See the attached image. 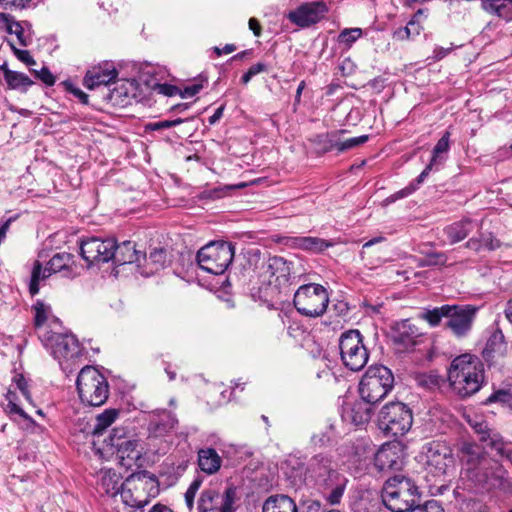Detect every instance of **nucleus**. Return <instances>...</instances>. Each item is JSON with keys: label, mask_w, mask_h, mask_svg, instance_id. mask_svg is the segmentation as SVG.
<instances>
[{"label": "nucleus", "mask_w": 512, "mask_h": 512, "mask_svg": "<svg viewBox=\"0 0 512 512\" xmlns=\"http://www.w3.org/2000/svg\"><path fill=\"white\" fill-rule=\"evenodd\" d=\"M36 77L40 79L47 86H52L55 83V77L47 67H42L40 71L33 70Z\"/></svg>", "instance_id": "0e129e2a"}, {"label": "nucleus", "mask_w": 512, "mask_h": 512, "mask_svg": "<svg viewBox=\"0 0 512 512\" xmlns=\"http://www.w3.org/2000/svg\"><path fill=\"white\" fill-rule=\"evenodd\" d=\"M375 403L361 397L353 402H346L342 408V419L356 426L368 423L372 417V407Z\"/></svg>", "instance_id": "aec40b11"}, {"label": "nucleus", "mask_w": 512, "mask_h": 512, "mask_svg": "<svg viewBox=\"0 0 512 512\" xmlns=\"http://www.w3.org/2000/svg\"><path fill=\"white\" fill-rule=\"evenodd\" d=\"M436 168V165H432L431 162L425 167V169L420 173V175L416 178V185L411 184L409 187H406L399 192L396 193V198H403L410 195L413 191H415L420 184H422L425 178L429 175V173Z\"/></svg>", "instance_id": "09e8293b"}, {"label": "nucleus", "mask_w": 512, "mask_h": 512, "mask_svg": "<svg viewBox=\"0 0 512 512\" xmlns=\"http://www.w3.org/2000/svg\"><path fill=\"white\" fill-rule=\"evenodd\" d=\"M13 383L16 385L17 389L21 392L24 398L32 403V397L28 388V382L22 374H15L13 377Z\"/></svg>", "instance_id": "13d9d810"}, {"label": "nucleus", "mask_w": 512, "mask_h": 512, "mask_svg": "<svg viewBox=\"0 0 512 512\" xmlns=\"http://www.w3.org/2000/svg\"><path fill=\"white\" fill-rule=\"evenodd\" d=\"M332 440L331 435L327 432H320L317 434H314L311 438V441L316 446H325L326 444L330 443Z\"/></svg>", "instance_id": "774afa93"}, {"label": "nucleus", "mask_w": 512, "mask_h": 512, "mask_svg": "<svg viewBox=\"0 0 512 512\" xmlns=\"http://www.w3.org/2000/svg\"><path fill=\"white\" fill-rule=\"evenodd\" d=\"M466 478L471 480L478 488L497 489L505 494H512V478L498 460L483 459L481 466L470 467L466 470Z\"/></svg>", "instance_id": "7ed1b4c3"}, {"label": "nucleus", "mask_w": 512, "mask_h": 512, "mask_svg": "<svg viewBox=\"0 0 512 512\" xmlns=\"http://www.w3.org/2000/svg\"><path fill=\"white\" fill-rule=\"evenodd\" d=\"M401 450L398 445L385 444L375 454V465L382 471L397 470L401 467Z\"/></svg>", "instance_id": "393cba45"}, {"label": "nucleus", "mask_w": 512, "mask_h": 512, "mask_svg": "<svg viewBox=\"0 0 512 512\" xmlns=\"http://www.w3.org/2000/svg\"><path fill=\"white\" fill-rule=\"evenodd\" d=\"M202 88H203V85L201 83H195L193 85L185 87L184 89H180L179 96L181 98L193 97L196 94H198Z\"/></svg>", "instance_id": "338daca9"}, {"label": "nucleus", "mask_w": 512, "mask_h": 512, "mask_svg": "<svg viewBox=\"0 0 512 512\" xmlns=\"http://www.w3.org/2000/svg\"><path fill=\"white\" fill-rule=\"evenodd\" d=\"M461 459L465 464L464 475L466 476V470L470 467L476 468L481 466L483 459H488L481 448L471 442H464L461 446Z\"/></svg>", "instance_id": "c756f323"}, {"label": "nucleus", "mask_w": 512, "mask_h": 512, "mask_svg": "<svg viewBox=\"0 0 512 512\" xmlns=\"http://www.w3.org/2000/svg\"><path fill=\"white\" fill-rule=\"evenodd\" d=\"M478 310L475 305L448 304L445 327L457 338L466 337L472 330Z\"/></svg>", "instance_id": "f8f14e48"}, {"label": "nucleus", "mask_w": 512, "mask_h": 512, "mask_svg": "<svg viewBox=\"0 0 512 512\" xmlns=\"http://www.w3.org/2000/svg\"><path fill=\"white\" fill-rule=\"evenodd\" d=\"M222 459L213 448H204L198 451L199 468L208 475L219 471Z\"/></svg>", "instance_id": "c85d7f7f"}, {"label": "nucleus", "mask_w": 512, "mask_h": 512, "mask_svg": "<svg viewBox=\"0 0 512 512\" xmlns=\"http://www.w3.org/2000/svg\"><path fill=\"white\" fill-rule=\"evenodd\" d=\"M448 304L433 309H427L421 314V319L427 321L430 326L436 327L441 323L442 318L446 319Z\"/></svg>", "instance_id": "c03bdc74"}, {"label": "nucleus", "mask_w": 512, "mask_h": 512, "mask_svg": "<svg viewBox=\"0 0 512 512\" xmlns=\"http://www.w3.org/2000/svg\"><path fill=\"white\" fill-rule=\"evenodd\" d=\"M5 8H14V9H25L29 8L32 4V0H0Z\"/></svg>", "instance_id": "69168bd1"}, {"label": "nucleus", "mask_w": 512, "mask_h": 512, "mask_svg": "<svg viewBox=\"0 0 512 512\" xmlns=\"http://www.w3.org/2000/svg\"><path fill=\"white\" fill-rule=\"evenodd\" d=\"M362 35V30L360 28H350L344 29L339 34V42L344 43L348 46H351L357 39H359Z\"/></svg>", "instance_id": "5fc2aeb1"}, {"label": "nucleus", "mask_w": 512, "mask_h": 512, "mask_svg": "<svg viewBox=\"0 0 512 512\" xmlns=\"http://www.w3.org/2000/svg\"><path fill=\"white\" fill-rule=\"evenodd\" d=\"M51 355L58 360L63 371H72L69 361H74L82 355V347L75 335L71 333H56L44 331L39 336Z\"/></svg>", "instance_id": "39448f33"}, {"label": "nucleus", "mask_w": 512, "mask_h": 512, "mask_svg": "<svg viewBox=\"0 0 512 512\" xmlns=\"http://www.w3.org/2000/svg\"><path fill=\"white\" fill-rule=\"evenodd\" d=\"M118 76V71L112 64L104 63L89 69L83 79L84 86L93 90L102 85H109L114 82Z\"/></svg>", "instance_id": "4be33fe9"}, {"label": "nucleus", "mask_w": 512, "mask_h": 512, "mask_svg": "<svg viewBox=\"0 0 512 512\" xmlns=\"http://www.w3.org/2000/svg\"><path fill=\"white\" fill-rule=\"evenodd\" d=\"M448 381L453 392L461 398L474 395L484 383L482 362L471 354L457 356L449 366Z\"/></svg>", "instance_id": "f03ea898"}, {"label": "nucleus", "mask_w": 512, "mask_h": 512, "mask_svg": "<svg viewBox=\"0 0 512 512\" xmlns=\"http://www.w3.org/2000/svg\"><path fill=\"white\" fill-rule=\"evenodd\" d=\"M343 364L351 371H359L367 364L369 355L358 330L344 332L339 339Z\"/></svg>", "instance_id": "9d476101"}, {"label": "nucleus", "mask_w": 512, "mask_h": 512, "mask_svg": "<svg viewBox=\"0 0 512 512\" xmlns=\"http://www.w3.org/2000/svg\"><path fill=\"white\" fill-rule=\"evenodd\" d=\"M202 484V480L199 478H196L193 480V482L188 487L187 491L185 492V502L188 510L193 509L194 505V498L196 493L198 492L200 486Z\"/></svg>", "instance_id": "6e6d98bb"}, {"label": "nucleus", "mask_w": 512, "mask_h": 512, "mask_svg": "<svg viewBox=\"0 0 512 512\" xmlns=\"http://www.w3.org/2000/svg\"><path fill=\"white\" fill-rule=\"evenodd\" d=\"M412 423V411L402 402H390L384 405L378 415L379 428L392 437L405 435Z\"/></svg>", "instance_id": "6e6552de"}, {"label": "nucleus", "mask_w": 512, "mask_h": 512, "mask_svg": "<svg viewBox=\"0 0 512 512\" xmlns=\"http://www.w3.org/2000/svg\"><path fill=\"white\" fill-rule=\"evenodd\" d=\"M246 186L245 183H240L237 185H225V186H219L212 189H206L202 191L199 195L200 199H210L215 200L222 198L225 195V191L233 190V189H240L244 188Z\"/></svg>", "instance_id": "de8ad7c7"}, {"label": "nucleus", "mask_w": 512, "mask_h": 512, "mask_svg": "<svg viewBox=\"0 0 512 512\" xmlns=\"http://www.w3.org/2000/svg\"><path fill=\"white\" fill-rule=\"evenodd\" d=\"M291 262L279 256L268 258L261 265L260 277L267 283L271 293L278 292L279 288L287 285L291 277Z\"/></svg>", "instance_id": "4468645a"}, {"label": "nucleus", "mask_w": 512, "mask_h": 512, "mask_svg": "<svg viewBox=\"0 0 512 512\" xmlns=\"http://www.w3.org/2000/svg\"><path fill=\"white\" fill-rule=\"evenodd\" d=\"M422 332L409 319L397 322L393 328V341L402 351L412 349L417 345Z\"/></svg>", "instance_id": "6ab92c4d"}, {"label": "nucleus", "mask_w": 512, "mask_h": 512, "mask_svg": "<svg viewBox=\"0 0 512 512\" xmlns=\"http://www.w3.org/2000/svg\"><path fill=\"white\" fill-rule=\"evenodd\" d=\"M113 254L112 260L117 265L140 262V258L142 257L141 253L135 249V245L131 241H124L119 245L116 243Z\"/></svg>", "instance_id": "cd10ccee"}, {"label": "nucleus", "mask_w": 512, "mask_h": 512, "mask_svg": "<svg viewBox=\"0 0 512 512\" xmlns=\"http://www.w3.org/2000/svg\"><path fill=\"white\" fill-rule=\"evenodd\" d=\"M74 256L67 252L56 253L47 263L49 274L62 273L64 277H74Z\"/></svg>", "instance_id": "a878e982"}, {"label": "nucleus", "mask_w": 512, "mask_h": 512, "mask_svg": "<svg viewBox=\"0 0 512 512\" xmlns=\"http://www.w3.org/2000/svg\"><path fill=\"white\" fill-rule=\"evenodd\" d=\"M426 456V475L428 483H436L448 473L449 468L453 466L454 459L450 448L440 442H431L425 446Z\"/></svg>", "instance_id": "9b49d317"}, {"label": "nucleus", "mask_w": 512, "mask_h": 512, "mask_svg": "<svg viewBox=\"0 0 512 512\" xmlns=\"http://www.w3.org/2000/svg\"><path fill=\"white\" fill-rule=\"evenodd\" d=\"M297 512V506L292 498L285 494L269 496L262 506V512Z\"/></svg>", "instance_id": "7c9ffc66"}, {"label": "nucleus", "mask_w": 512, "mask_h": 512, "mask_svg": "<svg viewBox=\"0 0 512 512\" xmlns=\"http://www.w3.org/2000/svg\"><path fill=\"white\" fill-rule=\"evenodd\" d=\"M481 7L487 13L505 21L512 20V3L505 0H481Z\"/></svg>", "instance_id": "c9c22d12"}, {"label": "nucleus", "mask_w": 512, "mask_h": 512, "mask_svg": "<svg viewBox=\"0 0 512 512\" xmlns=\"http://www.w3.org/2000/svg\"><path fill=\"white\" fill-rule=\"evenodd\" d=\"M120 496L122 501L125 503V505L132 507V508H142L144 505L148 503L147 498L144 499H138L133 496V493L130 488H126L123 486L120 489Z\"/></svg>", "instance_id": "3c124183"}, {"label": "nucleus", "mask_w": 512, "mask_h": 512, "mask_svg": "<svg viewBox=\"0 0 512 512\" xmlns=\"http://www.w3.org/2000/svg\"><path fill=\"white\" fill-rule=\"evenodd\" d=\"M344 132V130H338L330 133L318 134L310 140L315 145L318 154H325L332 150H337L338 136H341Z\"/></svg>", "instance_id": "f704fd0d"}, {"label": "nucleus", "mask_w": 512, "mask_h": 512, "mask_svg": "<svg viewBox=\"0 0 512 512\" xmlns=\"http://www.w3.org/2000/svg\"><path fill=\"white\" fill-rule=\"evenodd\" d=\"M512 401V394L506 390H498L492 393L485 401L486 404L499 402L502 404H509Z\"/></svg>", "instance_id": "bf43d9fd"}, {"label": "nucleus", "mask_w": 512, "mask_h": 512, "mask_svg": "<svg viewBox=\"0 0 512 512\" xmlns=\"http://www.w3.org/2000/svg\"><path fill=\"white\" fill-rule=\"evenodd\" d=\"M33 308L35 310V326L41 327L46 322L51 308L41 301H37Z\"/></svg>", "instance_id": "864d4df0"}, {"label": "nucleus", "mask_w": 512, "mask_h": 512, "mask_svg": "<svg viewBox=\"0 0 512 512\" xmlns=\"http://www.w3.org/2000/svg\"><path fill=\"white\" fill-rule=\"evenodd\" d=\"M4 80L10 89L26 91L33 81L24 73L10 70L6 64L2 65Z\"/></svg>", "instance_id": "72a5a7b5"}, {"label": "nucleus", "mask_w": 512, "mask_h": 512, "mask_svg": "<svg viewBox=\"0 0 512 512\" xmlns=\"http://www.w3.org/2000/svg\"><path fill=\"white\" fill-rule=\"evenodd\" d=\"M0 29L17 37L20 46L32 43V25L28 21H17L14 16L0 13Z\"/></svg>", "instance_id": "412c9836"}, {"label": "nucleus", "mask_w": 512, "mask_h": 512, "mask_svg": "<svg viewBox=\"0 0 512 512\" xmlns=\"http://www.w3.org/2000/svg\"><path fill=\"white\" fill-rule=\"evenodd\" d=\"M51 275L52 274H49V272L46 271V267H42V264L39 261L34 262L29 284V292L32 296L38 294L40 282L50 277Z\"/></svg>", "instance_id": "79ce46f5"}, {"label": "nucleus", "mask_w": 512, "mask_h": 512, "mask_svg": "<svg viewBox=\"0 0 512 512\" xmlns=\"http://www.w3.org/2000/svg\"><path fill=\"white\" fill-rule=\"evenodd\" d=\"M101 485L106 493L112 495L118 494L120 489L124 486L120 483L118 474L112 470L103 472Z\"/></svg>", "instance_id": "37998d69"}, {"label": "nucleus", "mask_w": 512, "mask_h": 512, "mask_svg": "<svg viewBox=\"0 0 512 512\" xmlns=\"http://www.w3.org/2000/svg\"><path fill=\"white\" fill-rule=\"evenodd\" d=\"M119 411L117 409H106L95 418L94 424L89 428L87 433L93 435L102 434L117 418Z\"/></svg>", "instance_id": "58836bf2"}, {"label": "nucleus", "mask_w": 512, "mask_h": 512, "mask_svg": "<svg viewBox=\"0 0 512 512\" xmlns=\"http://www.w3.org/2000/svg\"><path fill=\"white\" fill-rule=\"evenodd\" d=\"M282 470L287 481L293 487H301L308 483L307 465L297 457H289L282 464Z\"/></svg>", "instance_id": "b1692460"}, {"label": "nucleus", "mask_w": 512, "mask_h": 512, "mask_svg": "<svg viewBox=\"0 0 512 512\" xmlns=\"http://www.w3.org/2000/svg\"><path fill=\"white\" fill-rule=\"evenodd\" d=\"M327 10L326 4L322 1L304 3L290 11L288 19L300 27H308L320 21Z\"/></svg>", "instance_id": "a211bd4d"}, {"label": "nucleus", "mask_w": 512, "mask_h": 512, "mask_svg": "<svg viewBox=\"0 0 512 512\" xmlns=\"http://www.w3.org/2000/svg\"><path fill=\"white\" fill-rule=\"evenodd\" d=\"M347 483L348 479L342 474L339 477H335V479L330 483L323 485V488L331 490L330 492L324 494L326 503L331 506L340 504Z\"/></svg>", "instance_id": "473e14b6"}, {"label": "nucleus", "mask_w": 512, "mask_h": 512, "mask_svg": "<svg viewBox=\"0 0 512 512\" xmlns=\"http://www.w3.org/2000/svg\"><path fill=\"white\" fill-rule=\"evenodd\" d=\"M11 49L13 50L15 56L23 63H25L28 66L35 65V60L30 55V52L28 50H21L16 48L12 43L10 44Z\"/></svg>", "instance_id": "e2e57ef3"}, {"label": "nucleus", "mask_w": 512, "mask_h": 512, "mask_svg": "<svg viewBox=\"0 0 512 512\" xmlns=\"http://www.w3.org/2000/svg\"><path fill=\"white\" fill-rule=\"evenodd\" d=\"M394 376L383 365L370 366L359 384L360 396L373 403L381 401L393 388Z\"/></svg>", "instance_id": "423d86ee"}, {"label": "nucleus", "mask_w": 512, "mask_h": 512, "mask_svg": "<svg viewBox=\"0 0 512 512\" xmlns=\"http://www.w3.org/2000/svg\"><path fill=\"white\" fill-rule=\"evenodd\" d=\"M382 502L390 512H444L439 501L431 499L421 503L417 495V487L409 479L401 475L389 478L383 487Z\"/></svg>", "instance_id": "f257e3e1"}, {"label": "nucleus", "mask_w": 512, "mask_h": 512, "mask_svg": "<svg viewBox=\"0 0 512 512\" xmlns=\"http://www.w3.org/2000/svg\"><path fill=\"white\" fill-rule=\"evenodd\" d=\"M6 400L8 401L6 410L9 414H17L25 420L34 424V420L19 406L16 404L15 392L8 390L6 394Z\"/></svg>", "instance_id": "8fccbe9b"}, {"label": "nucleus", "mask_w": 512, "mask_h": 512, "mask_svg": "<svg viewBox=\"0 0 512 512\" xmlns=\"http://www.w3.org/2000/svg\"><path fill=\"white\" fill-rule=\"evenodd\" d=\"M114 248H116V240L113 238L102 240L98 237H91L81 241L80 253L88 265L106 263L112 260Z\"/></svg>", "instance_id": "dca6fc26"}, {"label": "nucleus", "mask_w": 512, "mask_h": 512, "mask_svg": "<svg viewBox=\"0 0 512 512\" xmlns=\"http://www.w3.org/2000/svg\"><path fill=\"white\" fill-rule=\"evenodd\" d=\"M177 423L178 420L174 414L163 410L160 419L155 423V432L159 435L167 433L174 429Z\"/></svg>", "instance_id": "a18cd8bd"}, {"label": "nucleus", "mask_w": 512, "mask_h": 512, "mask_svg": "<svg viewBox=\"0 0 512 512\" xmlns=\"http://www.w3.org/2000/svg\"><path fill=\"white\" fill-rule=\"evenodd\" d=\"M449 138L450 133L446 131L433 148L432 158L430 162L432 163V165H436V169H438L439 166L442 165L444 162L442 154L447 153L450 148Z\"/></svg>", "instance_id": "a19ab883"}, {"label": "nucleus", "mask_w": 512, "mask_h": 512, "mask_svg": "<svg viewBox=\"0 0 512 512\" xmlns=\"http://www.w3.org/2000/svg\"><path fill=\"white\" fill-rule=\"evenodd\" d=\"M234 246L225 241L211 242L197 253L199 267L211 274H223L234 258Z\"/></svg>", "instance_id": "1a4fd4ad"}, {"label": "nucleus", "mask_w": 512, "mask_h": 512, "mask_svg": "<svg viewBox=\"0 0 512 512\" xmlns=\"http://www.w3.org/2000/svg\"><path fill=\"white\" fill-rule=\"evenodd\" d=\"M367 140H368L367 135H361V136L349 138L346 140H342L341 136H338L337 152L342 153L347 150L353 149L359 145L364 144Z\"/></svg>", "instance_id": "603ef678"}, {"label": "nucleus", "mask_w": 512, "mask_h": 512, "mask_svg": "<svg viewBox=\"0 0 512 512\" xmlns=\"http://www.w3.org/2000/svg\"><path fill=\"white\" fill-rule=\"evenodd\" d=\"M468 423L478 436V440L486 447L494 450L499 456L507 459L512 464V448L508 447V442L496 430L490 428L481 417L468 419Z\"/></svg>", "instance_id": "ddd939ff"}, {"label": "nucleus", "mask_w": 512, "mask_h": 512, "mask_svg": "<svg viewBox=\"0 0 512 512\" xmlns=\"http://www.w3.org/2000/svg\"><path fill=\"white\" fill-rule=\"evenodd\" d=\"M347 449L349 451H351L348 455V461H350V462H353V463L360 462L363 458L366 457L365 456L366 450L362 445H357V446H355L354 444L347 445Z\"/></svg>", "instance_id": "052dcab7"}, {"label": "nucleus", "mask_w": 512, "mask_h": 512, "mask_svg": "<svg viewBox=\"0 0 512 512\" xmlns=\"http://www.w3.org/2000/svg\"><path fill=\"white\" fill-rule=\"evenodd\" d=\"M293 303L301 315L317 318L326 312L329 304V294L326 288L320 284H305L294 293Z\"/></svg>", "instance_id": "0eeeda50"}, {"label": "nucleus", "mask_w": 512, "mask_h": 512, "mask_svg": "<svg viewBox=\"0 0 512 512\" xmlns=\"http://www.w3.org/2000/svg\"><path fill=\"white\" fill-rule=\"evenodd\" d=\"M476 227L477 224L472 220L463 219L446 226L444 234L451 244H455L465 239Z\"/></svg>", "instance_id": "bb28decb"}, {"label": "nucleus", "mask_w": 512, "mask_h": 512, "mask_svg": "<svg viewBox=\"0 0 512 512\" xmlns=\"http://www.w3.org/2000/svg\"><path fill=\"white\" fill-rule=\"evenodd\" d=\"M421 15H423V11L420 9L414 14L412 19L407 23L405 27L399 28L394 32V37L403 41L418 36L422 29L418 20L419 16Z\"/></svg>", "instance_id": "ea45409f"}, {"label": "nucleus", "mask_w": 512, "mask_h": 512, "mask_svg": "<svg viewBox=\"0 0 512 512\" xmlns=\"http://www.w3.org/2000/svg\"><path fill=\"white\" fill-rule=\"evenodd\" d=\"M183 122H184V120L181 118H177L175 120H164V121H159V122H155V123H150L148 125V128H150L153 131H157V130L168 129V128L177 126Z\"/></svg>", "instance_id": "680f3d73"}, {"label": "nucleus", "mask_w": 512, "mask_h": 512, "mask_svg": "<svg viewBox=\"0 0 512 512\" xmlns=\"http://www.w3.org/2000/svg\"><path fill=\"white\" fill-rule=\"evenodd\" d=\"M507 346L505 337L500 330H495L486 342L483 350L484 357L490 358L494 356H503L506 352Z\"/></svg>", "instance_id": "e433bc0d"}, {"label": "nucleus", "mask_w": 512, "mask_h": 512, "mask_svg": "<svg viewBox=\"0 0 512 512\" xmlns=\"http://www.w3.org/2000/svg\"><path fill=\"white\" fill-rule=\"evenodd\" d=\"M220 494L217 490L209 488L201 492L198 500V512H219Z\"/></svg>", "instance_id": "4c0bfd02"}, {"label": "nucleus", "mask_w": 512, "mask_h": 512, "mask_svg": "<svg viewBox=\"0 0 512 512\" xmlns=\"http://www.w3.org/2000/svg\"><path fill=\"white\" fill-rule=\"evenodd\" d=\"M242 496L243 489L241 487L229 485L220 495L219 512H235L238 510Z\"/></svg>", "instance_id": "2f4dec72"}, {"label": "nucleus", "mask_w": 512, "mask_h": 512, "mask_svg": "<svg viewBox=\"0 0 512 512\" xmlns=\"http://www.w3.org/2000/svg\"><path fill=\"white\" fill-rule=\"evenodd\" d=\"M110 445L117 450V457L121 464L126 467H131L141 457V449H139V441L136 439L123 438L117 429L113 430L110 436Z\"/></svg>", "instance_id": "f3484780"}, {"label": "nucleus", "mask_w": 512, "mask_h": 512, "mask_svg": "<svg viewBox=\"0 0 512 512\" xmlns=\"http://www.w3.org/2000/svg\"><path fill=\"white\" fill-rule=\"evenodd\" d=\"M447 261V257L444 253L432 252L428 253L424 260L421 262L420 266H436V265H445Z\"/></svg>", "instance_id": "4d7b16f0"}, {"label": "nucleus", "mask_w": 512, "mask_h": 512, "mask_svg": "<svg viewBox=\"0 0 512 512\" xmlns=\"http://www.w3.org/2000/svg\"><path fill=\"white\" fill-rule=\"evenodd\" d=\"M146 259L147 265L151 266L150 273H154L165 266L166 251L163 248H154Z\"/></svg>", "instance_id": "49530a36"}, {"label": "nucleus", "mask_w": 512, "mask_h": 512, "mask_svg": "<svg viewBox=\"0 0 512 512\" xmlns=\"http://www.w3.org/2000/svg\"><path fill=\"white\" fill-rule=\"evenodd\" d=\"M308 483L322 487L335 477L342 475L336 469L332 457L326 454H316L307 463Z\"/></svg>", "instance_id": "2eb2a0df"}, {"label": "nucleus", "mask_w": 512, "mask_h": 512, "mask_svg": "<svg viewBox=\"0 0 512 512\" xmlns=\"http://www.w3.org/2000/svg\"><path fill=\"white\" fill-rule=\"evenodd\" d=\"M76 387L82 403L89 406H101L108 399L107 379L92 366L83 367L77 377Z\"/></svg>", "instance_id": "20e7f679"}, {"label": "nucleus", "mask_w": 512, "mask_h": 512, "mask_svg": "<svg viewBox=\"0 0 512 512\" xmlns=\"http://www.w3.org/2000/svg\"><path fill=\"white\" fill-rule=\"evenodd\" d=\"M283 243L294 249H301L310 253H321L334 246V242L319 237L294 236L283 238Z\"/></svg>", "instance_id": "5701e85b"}]
</instances>
